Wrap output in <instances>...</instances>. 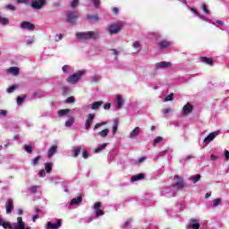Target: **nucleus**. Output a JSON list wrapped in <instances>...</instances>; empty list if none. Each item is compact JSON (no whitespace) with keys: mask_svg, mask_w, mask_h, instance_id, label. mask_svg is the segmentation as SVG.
Returning a JSON list of instances; mask_svg holds the SVG:
<instances>
[{"mask_svg":"<svg viewBox=\"0 0 229 229\" xmlns=\"http://www.w3.org/2000/svg\"><path fill=\"white\" fill-rule=\"evenodd\" d=\"M76 37L79 40H98L99 33L94 31L77 32Z\"/></svg>","mask_w":229,"mask_h":229,"instance_id":"nucleus-1","label":"nucleus"},{"mask_svg":"<svg viewBox=\"0 0 229 229\" xmlns=\"http://www.w3.org/2000/svg\"><path fill=\"white\" fill-rule=\"evenodd\" d=\"M81 76H85V71H83V70L79 71L78 72L70 75V76L66 79V81H67L68 83H71L72 85H76V82H77L79 80H81Z\"/></svg>","mask_w":229,"mask_h":229,"instance_id":"nucleus-2","label":"nucleus"},{"mask_svg":"<svg viewBox=\"0 0 229 229\" xmlns=\"http://www.w3.org/2000/svg\"><path fill=\"white\" fill-rule=\"evenodd\" d=\"M47 4V0H32L30 6L33 10H42Z\"/></svg>","mask_w":229,"mask_h":229,"instance_id":"nucleus-3","label":"nucleus"},{"mask_svg":"<svg viewBox=\"0 0 229 229\" xmlns=\"http://www.w3.org/2000/svg\"><path fill=\"white\" fill-rule=\"evenodd\" d=\"M174 180L176 182L172 185V187H174L177 189V191H182L185 187V181H183V178L180 175H174Z\"/></svg>","mask_w":229,"mask_h":229,"instance_id":"nucleus-4","label":"nucleus"},{"mask_svg":"<svg viewBox=\"0 0 229 229\" xmlns=\"http://www.w3.org/2000/svg\"><path fill=\"white\" fill-rule=\"evenodd\" d=\"M78 17H80L78 13L70 12L67 13L66 21L70 24H76V21H78Z\"/></svg>","mask_w":229,"mask_h":229,"instance_id":"nucleus-5","label":"nucleus"},{"mask_svg":"<svg viewBox=\"0 0 229 229\" xmlns=\"http://www.w3.org/2000/svg\"><path fill=\"white\" fill-rule=\"evenodd\" d=\"M123 30V25L121 24H111L108 27L109 34L111 35H117Z\"/></svg>","mask_w":229,"mask_h":229,"instance_id":"nucleus-6","label":"nucleus"},{"mask_svg":"<svg viewBox=\"0 0 229 229\" xmlns=\"http://www.w3.org/2000/svg\"><path fill=\"white\" fill-rule=\"evenodd\" d=\"M192 110H194V106L191 103H187L183 106L182 110L181 112V115L185 117V115H189V114H192Z\"/></svg>","mask_w":229,"mask_h":229,"instance_id":"nucleus-7","label":"nucleus"},{"mask_svg":"<svg viewBox=\"0 0 229 229\" xmlns=\"http://www.w3.org/2000/svg\"><path fill=\"white\" fill-rule=\"evenodd\" d=\"M101 207H103V203H101V202H96L94 204L93 210L96 213V217L105 216V211H103V209H101Z\"/></svg>","mask_w":229,"mask_h":229,"instance_id":"nucleus-8","label":"nucleus"},{"mask_svg":"<svg viewBox=\"0 0 229 229\" xmlns=\"http://www.w3.org/2000/svg\"><path fill=\"white\" fill-rule=\"evenodd\" d=\"M94 119H96V114H89L85 122V130H90V126H92V123H94Z\"/></svg>","mask_w":229,"mask_h":229,"instance_id":"nucleus-9","label":"nucleus"},{"mask_svg":"<svg viewBox=\"0 0 229 229\" xmlns=\"http://www.w3.org/2000/svg\"><path fill=\"white\" fill-rule=\"evenodd\" d=\"M60 226H62V219H57L55 224L48 222L46 225L45 229H58Z\"/></svg>","mask_w":229,"mask_h":229,"instance_id":"nucleus-10","label":"nucleus"},{"mask_svg":"<svg viewBox=\"0 0 229 229\" xmlns=\"http://www.w3.org/2000/svg\"><path fill=\"white\" fill-rule=\"evenodd\" d=\"M21 30H29L30 31H33L35 30V24L30 21H22L21 23Z\"/></svg>","mask_w":229,"mask_h":229,"instance_id":"nucleus-11","label":"nucleus"},{"mask_svg":"<svg viewBox=\"0 0 229 229\" xmlns=\"http://www.w3.org/2000/svg\"><path fill=\"white\" fill-rule=\"evenodd\" d=\"M6 214H12L13 212V200L9 199L5 203Z\"/></svg>","mask_w":229,"mask_h":229,"instance_id":"nucleus-12","label":"nucleus"},{"mask_svg":"<svg viewBox=\"0 0 229 229\" xmlns=\"http://www.w3.org/2000/svg\"><path fill=\"white\" fill-rule=\"evenodd\" d=\"M132 47H133V55H137V53H140L142 49V45H140V41H135L132 43Z\"/></svg>","mask_w":229,"mask_h":229,"instance_id":"nucleus-13","label":"nucleus"},{"mask_svg":"<svg viewBox=\"0 0 229 229\" xmlns=\"http://www.w3.org/2000/svg\"><path fill=\"white\" fill-rule=\"evenodd\" d=\"M217 135H219V131H213V132L209 133L204 139V142H212V140H214V139H216V137H217Z\"/></svg>","mask_w":229,"mask_h":229,"instance_id":"nucleus-14","label":"nucleus"},{"mask_svg":"<svg viewBox=\"0 0 229 229\" xmlns=\"http://www.w3.org/2000/svg\"><path fill=\"white\" fill-rule=\"evenodd\" d=\"M171 46H173V43L167 39H163L159 42L160 49H167V47H171Z\"/></svg>","mask_w":229,"mask_h":229,"instance_id":"nucleus-15","label":"nucleus"},{"mask_svg":"<svg viewBox=\"0 0 229 229\" xmlns=\"http://www.w3.org/2000/svg\"><path fill=\"white\" fill-rule=\"evenodd\" d=\"M171 65H173V64L170 62H160L156 64V67L157 69H165L167 67H171Z\"/></svg>","mask_w":229,"mask_h":229,"instance_id":"nucleus-16","label":"nucleus"},{"mask_svg":"<svg viewBox=\"0 0 229 229\" xmlns=\"http://www.w3.org/2000/svg\"><path fill=\"white\" fill-rule=\"evenodd\" d=\"M146 178V174H138L136 175H133L131 179V182H139V180H144Z\"/></svg>","mask_w":229,"mask_h":229,"instance_id":"nucleus-17","label":"nucleus"},{"mask_svg":"<svg viewBox=\"0 0 229 229\" xmlns=\"http://www.w3.org/2000/svg\"><path fill=\"white\" fill-rule=\"evenodd\" d=\"M56 149H58V147L56 145L52 146L48 150V158H53L55 157V153H56Z\"/></svg>","mask_w":229,"mask_h":229,"instance_id":"nucleus-18","label":"nucleus"},{"mask_svg":"<svg viewBox=\"0 0 229 229\" xmlns=\"http://www.w3.org/2000/svg\"><path fill=\"white\" fill-rule=\"evenodd\" d=\"M200 61L208 65H212L214 64V59H212V57H200Z\"/></svg>","mask_w":229,"mask_h":229,"instance_id":"nucleus-19","label":"nucleus"},{"mask_svg":"<svg viewBox=\"0 0 229 229\" xmlns=\"http://www.w3.org/2000/svg\"><path fill=\"white\" fill-rule=\"evenodd\" d=\"M7 72H10L11 74H13V76H19L20 70L18 67H10L7 70Z\"/></svg>","mask_w":229,"mask_h":229,"instance_id":"nucleus-20","label":"nucleus"},{"mask_svg":"<svg viewBox=\"0 0 229 229\" xmlns=\"http://www.w3.org/2000/svg\"><path fill=\"white\" fill-rule=\"evenodd\" d=\"M140 133V127H135L131 132V139H135Z\"/></svg>","mask_w":229,"mask_h":229,"instance_id":"nucleus-21","label":"nucleus"},{"mask_svg":"<svg viewBox=\"0 0 229 229\" xmlns=\"http://www.w3.org/2000/svg\"><path fill=\"white\" fill-rule=\"evenodd\" d=\"M191 223H193V224H191V225H190V228H192V229H199V222H198V219L191 218Z\"/></svg>","mask_w":229,"mask_h":229,"instance_id":"nucleus-22","label":"nucleus"},{"mask_svg":"<svg viewBox=\"0 0 229 229\" xmlns=\"http://www.w3.org/2000/svg\"><path fill=\"white\" fill-rule=\"evenodd\" d=\"M110 131H108V129H104L101 131L98 132L97 135L98 137H102V139H105L106 137L108 136Z\"/></svg>","mask_w":229,"mask_h":229,"instance_id":"nucleus-23","label":"nucleus"},{"mask_svg":"<svg viewBox=\"0 0 229 229\" xmlns=\"http://www.w3.org/2000/svg\"><path fill=\"white\" fill-rule=\"evenodd\" d=\"M103 105V101L93 102L91 106V110H99V107Z\"/></svg>","mask_w":229,"mask_h":229,"instance_id":"nucleus-24","label":"nucleus"},{"mask_svg":"<svg viewBox=\"0 0 229 229\" xmlns=\"http://www.w3.org/2000/svg\"><path fill=\"white\" fill-rule=\"evenodd\" d=\"M81 201H83V198L81 195L77 199H72L70 205H78L79 203H81Z\"/></svg>","mask_w":229,"mask_h":229,"instance_id":"nucleus-25","label":"nucleus"},{"mask_svg":"<svg viewBox=\"0 0 229 229\" xmlns=\"http://www.w3.org/2000/svg\"><path fill=\"white\" fill-rule=\"evenodd\" d=\"M80 153H81V147H77L72 150V157L74 158H78V157L80 156Z\"/></svg>","mask_w":229,"mask_h":229,"instance_id":"nucleus-26","label":"nucleus"},{"mask_svg":"<svg viewBox=\"0 0 229 229\" xmlns=\"http://www.w3.org/2000/svg\"><path fill=\"white\" fill-rule=\"evenodd\" d=\"M124 103V100L123 99V97L117 96V109L121 110L123 108V104Z\"/></svg>","mask_w":229,"mask_h":229,"instance_id":"nucleus-27","label":"nucleus"},{"mask_svg":"<svg viewBox=\"0 0 229 229\" xmlns=\"http://www.w3.org/2000/svg\"><path fill=\"white\" fill-rule=\"evenodd\" d=\"M71 113V109H61L58 111V115L60 117H64V115H67V114Z\"/></svg>","mask_w":229,"mask_h":229,"instance_id":"nucleus-28","label":"nucleus"},{"mask_svg":"<svg viewBox=\"0 0 229 229\" xmlns=\"http://www.w3.org/2000/svg\"><path fill=\"white\" fill-rule=\"evenodd\" d=\"M118 128H119V121L114 120V125H113V135H115L117 133Z\"/></svg>","mask_w":229,"mask_h":229,"instance_id":"nucleus-29","label":"nucleus"},{"mask_svg":"<svg viewBox=\"0 0 229 229\" xmlns=\"http://www.w3.org/2000/svg\"><path fill=\"white\" fill-rule=\"evenodd\" d=\"M45 169L47 173H51L53 171V163H46Z\"/></svg>","mask_w":229,"mask_h":229,"instance_id":"nucleus-30","label":"nucleus"},{"mask_svg":"<svg viewBox=\"0 0 229 229\" xmlns=\"http://www.w3.org/2000/svg\"><path fill=\"white\" fill-rule=\"evenodd\" d=\"M190 180H191V182H193V183H198V182H199V180H201V174H197L194 176H191L190 178Z\"/></svg>","mask_w":229,"mask_h":229,"instance_id":"nucleus-31","label":"nucleus"},{"mask_svg":"<svg viewBox=\"0 0 229 229\" xmlns=\"http://www.w3.org/2000/svg\"><path fill=\"white\" fill-rule=\"evenodd\" d=\"M72 124H74V117H70L66 122H65V126L67 128H70V126H72Z\"/></svg>","mask_w":229,"mask_h":229,"instance_id":"nucleus-32","label":"nucleus"},{"mask_svg":"<svg viewBox=\"0 0 229 229\" xmlns=\"http://www.w3.org/2000/svg\"><path fill=\"white\" fill-rule=\"evenodd\" d=\"M87 19L88 21H99V16H98V14H95V15H90V14H88L87 16Z\"/></svg>","mask_w":229,"mask_h":229,"instance_id":"nucleus-33","label":"nucleus"},{"mask_svg":"<svg viewBox=\"0 0 229 229\" xmlns=\"http://www.w3.org/2000/svg\"><path fill=\"white\" fill-rule=\"evenodd\" d=\"M0 24H3V26H6V24H10V20L0 16Z\"/></svg>","mask_w":229,"mask_h":229,"instance_id":"nucleus-34","label":"nucleus"},{"mask_svg":"<svg viewBox=\"0 0 229 229\" xmlns=\"http://www.w3.org/2000/svg\"><path fill=\"white\" fill-rule=\"evenodd\" d=\"M2 226H3V228H4V229H7V228L13 229V225H12V224H11L10 222H5V221L4 220V222H2Z\"/></svg>","mask_w":229,"mask_h":229,"instance_id":"nucleus-35","label":"nucleus"},{"mask_svg":"<svg viewBox=\"0 0 229 229\" xmlns=\"http://www.w3.org/2000/svg\"><path fill=\"white\" fill-rule=\"evenodd\" d=\"M106 146H107V144L104 143L100 147H98L97 148H95V153H101V151H103V149H105V148H106Z\"/></svg>","mask_w":229,"mask_h":229,"instance_id":"nucleus-36","label":"nucleus"},{"mask_svg":"<svg viewBox=\"0 0 229 229\" xmlns=\"http://www.w3.org/2000/svg\"><path fill=\"white\" fill-rule=\"evenodd\" d=\"M222 202L223 200L221 199H215L213 200V207L216 208V207H219V205H221Z\"/></svg>","mask_w":229,"mask_h":229,"instance_id":"nucleus-37","label":"nucleus"},{"mask_svg":"<svg viewBox=\"0 0 229 229\" xmlns=\"http://www.w3.org/2000/svg\"><path fill=\"white\" fill-rule=\"evenodd\" d=\"M24 148H25V151H27L30 155L33 153V148L31 147V144L25 145Z\"/></svg>","mask_w":229,"mask_h":229,"instance_id":"nucleus-38","label":"nucleus"},{"mask_svg":"<svg viewBox=\"0 0 229 229\" xmlns=\"http://www.w3.org/2000/svg\"><path fill=\"white\" fill-rule=\"evenodd\" d=\"M27 96L24 95L23 98L22 97H17V105H22V103H24V99H26Z\"/></svg>","mask_w":229,"mask_h":229,"instance_id":"nucleus-39","label":"nucleus"},{"mask_svg":"<svg viewBox=\"0 0 229 229\" xmlns=\"http://www.w3.org/2000/svg\"><path fill=\"white\" fill-rule=\"evenodd\" d=\"M105 124H106V122L96 123L93 128L94 131H96V130H98V128H101V126H105Z\"/></svg>","mask_w":229,"mask_h":229,"instance_id":"nucleus-40","label":"nucleus"},{"mask_svg":"<svg viewBox=\"0 0 229 229\" xmlns=\"http://www.w3.org/2000/svg\"><path fill=\"white\" fill-rule=\"evenodd\" d=\"M18 87L19 85H13L6 89V92H8V94H12V92H13V90H15V89Z\"/></svg>","mask_w":229,"mask_h":229,"instance_id":"nucleus-41","label":"nucleus"},{"mask_svg":"<svg viewBox=\"0 0 229 229\" xmlns=\"http://www.w3.org/2000/svg\"><path fill=\"white\" fill-rule=\"evenodd\" d=\"M99 80H101V76L99 75H94L93 77H91L92 83H98Z\"/></svg>","mask_w":229,"mask_h":229,"instance_id":"nucleus-42","label":"nucleus"},{"mask_svg":"<svg viewBox=\"0 0 229 229\" xmlns=\"http://www.w3.org/2000/svg\"><path fill=\"white\" fill-rule=\"evenodd\" d=\"M40 158H42V157H40V156L36 157L32 160V165H37L38 164V162H40Z\"/></svg>","mask_w":229,"mask_h":229,"instance_id":"nucleus-43","label":"nucleus"},{"mask_svg":"<svg viewBox=\"0 0 229 229\" xmlns=\"http://www.w3.org/2000/svg\"><path fill=\"white\" fill-rule=\"evenodd\" d=\"M80 4V0H72L71 3V7L72 8H76Z\"/></svg>","mask_w":229,"mask_h":229,"instance_id":"nucleus-44","label":"nucleus"},{"mask_svg":"<svg viewBox=\"0 0 229 229\" xmlns=\"http://www.w3.org/2000/svg\"><path fill=\"white\" fill-rule=\"evenodd\" d=\"M164 140V138L158 136L154 140V146H157V144H159V142H162Z\"/></svg>","mask_w":229,"mask_h":229,"instance_id":"nucleus-45","label":"nucleus"},{"mask_svg":"<svg viewBox=\"0 0 229 229\" xmlns=\"http://www.w3.org/2000/svg\"><path fill=\"white\" fill-rule=\"evenodd\" d=\"M5 9L6 10H11L12 12H15V10H17V8L14 5H13V4L5 5Z\"/></svg>","mask_w":229,"mask_h":229,"instance_id":"nucleus-46","label":"nucleus"},{"mask_svg":"<svg viewBox=\"0 0 229 229\" xmlns=\"http://www.w3.org/2000/svg\"><path fill=\"white\" fill-rule=\"evenodd\" d=\"M174 98V95L173 93H171L170 95H168V96H166V97L165 98V102H167V101H173Z\"/></svg>","mask_w":229,"mask_h":229,"instance_id":"nucleus-47","label":"nucleus"},{"mask_svg":"<svg viewBox=\"0 0 229 229\" xmlns=\"http://www.w3.org/2000/svg\"><path fill=\"white\" fill-rule=\"evenodd\" d=\"M91 2L93 3V4L96 8H99V5L101 4V1H99V0H91Z\"/></svg>","mask_w":229,"mask_h":229,"instance_id":"nucleus-48","label":"nucleus"},{"mask_svg":"<svg viewBox=\"0 0 229 229\" xmlns=\"http://www.w3.org/2000/svg\"><path fill=\"white\" fill-rule=\"evenodd\" d=\"M8 115V111L0 109V117H6Z\"/></svg>","mask_w":229,"mask_h":229,"instance_id":"nucleus-49","label":"nucleus"},{"mask_svg":"<svg viewBox=\"0 0 229 229\" xmlns=\"http://www.w3.org/2000/svg\"><path fill=\"white\" fill-rule=\"evenodd\" d=\"M75 101H76V98H74V97H69L65 100V103H74Z\"/></svg>","mask_w":229,"mask_h":229,"instance_id":"nucleus-50","label":"nucleus"},{"mask_svg":"<svg viewBox=\"0 0 229 229\" xmlns=\"http://www.w3.org/2000/svg\"><path fill=\"white\" fill-rule=\"evenodd\" d=\"M202 12H204V13H210V10H208V8L207 7V4H203L202 5Z\"/></svg>","mask_w":229,"mask_h":229,"instance_id":"nucleus-51","label":"nucleus"},{"mask_svg":"<svg viewBox=\"0 0 229 229\" xmlns=\"http://www.w3.org/2000/svg\"><path fill=\"white\" fill-rule=\"evenodd\" d=\"M25 227H26V225H13V229H24Z\"/></svg>","mask_w":229,"mask_h":229,"instance_id":"nucleus-52","label":"nucleus"},{"mask_svg":"<svg viewBox=\"0 0 229 229\" xmlns=\"http://www.w3.org/2000/svg\"><path fill=\"white\" fill-rule=\"evenodd\" d=\"M17 225H26V224H24V222L22 221V216H19L17 218Z\"/></svg>","mask_w":229,"mask_h":229,"instance_id":"nucleus-53","label":"nucleus"},{"mask_svg":"<svg viewBox=\"0 0 229 229\" xmlns=\"http://www.w3.org/2000/svg\"><path fill=\"white\" fill-rule=\"evenodd\" d=\"M62 38H64V36L62 34L55 35V42L62 40Z\"/></svg>","mask_w":229,"mask_h":229,"instance_id":"nucleus-54","label":"nucleus"},{"mask_svg":"<svg viewBox=\"0 0 229 229\" xmlns=\"http://www.w3.org/2000/svg\"><path fill=\"white\" fill-rule=\"evenodd\" d=\"M112 12H113V13H114V15H118L119 14V8L114 7L112 9Z\"/></svg>","mask_w":229,"mask_h":229,"instance_id":"nucleus-55","label":"nucleus"},{"mask_svg":"<svg viewBox=\"0 0 229 229\" xmlns=\"http://www.w3.org/2000/svg\"><path fill=\"white\" fill-rule=\"evenodd\" d=\"M38 175H39L41 178H44V176H46V170H41V171H39Z\"/></svg>","mask_w":229,"mask_h":229,"instance_id":"nucleus-56","label":"nucleus"},{"mask_svg":"<svg viewBox=\"0 0 229 229\" xmlns=\"http://www.w3.org/2000/svg\"><path fill=\"white\" fill-rule=\"evenodd\" d=\"M82 157H83V158H89V151L84 150V151L82 152Z\"/></svg>","mask_w":229,"mask_h":229,"instance_id":"nucleus-57","label":"nucleus"},{"mask_svg":"<svg viewBox=\"0 0 229 229\" xmlns=\"http://www.w3.org/2000/svg\"><path fill=\"white\" fill-rule=\"evenodd\" d=\"M69 71V65L63 66V72L67 73Z\"/></svg>","mask_w":229,"mask_h":229,"instance_id":"nucleus-58","label":"nucleus"},{"mask_svg":"<svg viewBox=\"0 0 229 229\" xmlns=\"http://www.w3.org/2000/svg\"><path fill=\"white\" fill-rule=\"evenodd\" d=\"M111 107H112V105L110 103H107L104 106L105 110H110Z\"/></svg>","mask_w":229,"mask_h":229,"instance_id":"nucleus-59","label":"nucleus"},{"mask_svg":"<svg viewBox=\"0 0 229 229\" xmlns=\"http://www.w3.org/2000/svg\"><path fill=\"white\" fill-rule=\"evenodd\" d=\"M191 12H193L195 15H198V17H199V12H198V10H196L194 7H191Z\"/></svg>","mask_w":229,"mask_h":229,"instance_id":"nucleus-60","label":"nucleus"},{"mask_svg":"<svg viewBox=\"0 0 229 229\" xmlns=\"http://www.w3.org/2000/svg\"><path fill=\"white\" fill-rule=\"evenodd\" d=\"M17 3L19 4H28V0H17Z\"/></svg>","mask_w":229,"mask_h":229,"instance_id":"nucleus-61","label":"nucleus"},{"mask_svg":"<svg viewBox=\"0 0 229 229\" xmlns=\"http://www.w3.org/2000/svg\"><path fill=\"white\" fill-rule=\"evenodd\" d=\"M146 159H147L146 157H140V158L138 160V164H142V162H144Z\"/></svg>","mask_w":229,"mask_h":229,"instance_id":"nucleus-62","label":"nucleus"},{"mask_svg":"<svg viewBox=\"0 0 229 229\" xmlns=\"http://www.w3.org/2000/svg\"><path fill=\"white\" fill-rule=\"evenodd\" d=\"M225 160H229V151L228 150L225 151Z\"/></svg>","mask_w":229,"mask_h":229,"instance_id":"nucleus-63","label":"nucleus"},{"mask_svg":"<svg viewBox=\"0 0 229 229\" xmlns=\"http://www.w3.org/2000/svg\"><path fill=\"white\" fill-rule=\"evenodd\" d=\"M30 192H32V194H36V192H37V187H36V186L32 187V188L30 189Z\"/></svg>","mask_w":229,"mask_h":229,"instance_id":"nucleus-64","label":"nucleus"}]
</instances>
